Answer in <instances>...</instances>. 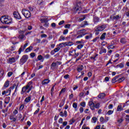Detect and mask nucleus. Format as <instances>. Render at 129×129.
<instances>
[{
	"label": "nucleus",
	"mask_w": 129,
	"mask_h": 129,
	"mask_svg": "<svg viewBox=\"0 0 129 129\" xmlns=\"http://www.w3.org/2000/svg\"><path fill=\"white\" fill-rule=\"evenodd\" d=\"M85 32H86V30L85 29L79 30L77 32V35H79V34H83V33H85Z\"/></svg>",
	"instance_id": "obj_18"
},
{
	"label": "nucleus",
	"mask_w": 129,
	"mask_h": 129,
	"mask_svg": "<svg viewBox=\"0 0 129 129\" xmlns=\"http://www.w3.org/2000/svg\"><path fill=\"white\" fill-rule=\"evenodd\" d=\"M44 100H45V97L44 96H43L42 97L41 100H40L41 104H42V102H43V101H44Z\"/></svg>",
	"instance_id": "obj_61"
},
{
	"label": "nucleus",
	"mask_w": 129,
	"mask_h": 129,
	"mask_svg": "<svg viewBox=\"0 0 129 129\" xmlns=\"http://www.w3.org/2000/svg\"><path fill=\"white\" fill-rule=\"evenodd\" d=\"M42 43H48V40L46 39H43L41 41Z\"/></svg>",
	"instance_id": "obj_64"
},
{
	"label": "nucleus",
	"mask_w": 129,
	"mask_h": 129,
	"mask_svg": "<svg viewBox=\"0 0 129 129\" xmlns=\"http://www.w3.org/2000/svg\"><path fill=\"white\" fill-rule=\"evenodd\" d=\"M16 60L15 57H10L8 59H7V62L9 64H13V63H15Z\"/></svg>",
	"instance_id": "obj_11"
},
{
	"label": "nucleus",
	"mask_w": 129,
	"mask_h": 129,
	"mask_svg": "<svg viewBox=\"0 0 129 129\" xmlns=\"http://www.w3.org/2000/svg\"><path fill=\"white\" fill-rule=\"evenodd\" d=\"M79 111H80V113H82V112H83V111H84V109L83 108V107H81L79 109Z\"/></svg>",
	"instance_id": "obj_45"
},
{
	"label": "nucleus",
	"mask_w": 129,
	"mask_h": 129,
	"mask_svg": "<svg viewBox=\"0 0 129 129\" xmlns=\"http://www.w3.org/2000/svg\"><path fill=\"white\" fill-rule=\"evenodd\" d=\"M61 64H62V62H61V61L53 62L51 63L50 66L51 69H52V70L57 69L58 68V66H59V65H61Z\"/></svg>",
	"instance_id": "obj_4"
},
{
	"label": "nucleus",
	"mask_w": 129,
	"mask_h": 129,
	"mask_svg": "<svg viewBox=\"0 0 129 129\" xmlns=\"http://www.w3.org/2000/svg\"><path fill=\"white\" fill-rule=\"evenodd\" d=\"M29 44V43H28L27 42L26 43H25L24 45V46H23V47H21V48H20V49H22V48H23V49H25V48H27V47L28 46V45Z\"/></svg>",
	"instance_id": "obj_42"
},
{
	"label": "nucleus",
	"mask_w": 129,
	"mask_h": 129,
	"mask_svg": "<svg viewBox=\"0 0 129 129\" xmlns=\"http://www.w3.org/2000/svg\"><path fill=\"white\" fill-rule=\"evenodd\" d=\"M100 121L102 122V123H104V118L102 116L100 117Z\"/></svg>",
	"instance_id": "obj_38"
},
{
	"label": "nucleus",
	"mask_w": 129,
	"mask_h": 129,
	"mask_svg": "<svg viewBox=\"0 0 129 129\" xmlns=\"http://www.w3.org/2000/svg\"><path fill=\"white\" fill-rule=\"evenodd\" d=\"M81 2L78 3L77 4L76 6L75 7L74 10L76 11V12L77 13L78 11H81L82 8H81Z\"/></svg>",
	"instance_id": "obj_8"
},
{
	"label": "nucleus",
	"mask_w": 129,
	"mask_h": 129,
	"mask_svg": "<svg viewBox=\"0 0 129 129\" xmlns=\"http://www.w3.org/2000/svg\"><path fill=\"white\" fill-rule=\"evenodd\" d=\"M4 76V71H1L0 72V77Z\"/></svg>",
	"instance_id": "obj_59"
},
{
	"label": "nucleus",
	"mask_w": 129,
	"mask_h": 129,
	"mask_svg": "<svg viewBox=\"0 0 129 129\" xmlns=\"http://www.w3.org/2000/svg\"><path fill=\"white\" fill-rule=\"evenodd\" d=\"M48 83H50V80L48 79L44 80L42 82L43 85H46V84H48Z\"/></svg>",
	"instance_id": "obj_13"
},
{
	"label": "nucleus",
	"mask_w": 129,
	"mask_h": 129,
	"mask_svg": "<svg viewBox=\"0 0 129 129\" xmlns=\"http://www.w3.org/2000/svg\"><path fill=\"white\" fill-rule=\"evenodd\" d=\"M22 13L26 19H29V18H31V12L30 11L26 9H24L22 10Z\"/></svg>",
	"instance_id": "obj_3"
},
{
	"label": "nucleus",
	"mask_w": 129,
	"mask_h": 129,
	"mask_svg": "<svg viewBox=\"0 0 129 129\" xmlns=\"http://www.w3.org/2000/svg\"><path fill=\"white\" fill-rule=\"evenodd\" d=\"M60 48H63V47H66L65 45V43H61L59 44Z\"/></svg>",
	"instance_id": "obj_41"
},
{
	"label": "nucleus",
	"mask_w": 129,
	"mask_h": 129,
	"mask_svg": "<svg viewBox=\"0 0 129 129\" xmlns=\"http://www.w3.org/2000/svg\"><path fill=\"white\" fill-rule=\"evenodd\" d=\"M58 51H59L58 49H54L51 51L50 54L51 55H54L55 54V53L58 52Z\"/></svg>",
	"instance_id": "obj_25"
},
{
	"label": "nucleus",
	"mask_w": 129,
	"mask_h": 129,
	"mask_svg": "<svg viewBox=\"0 0 129 129\" xmlns=\"http://www.w3.org/2000/svg\"><path fill=\"white\" fill-rule=\"evenodd\" d=\"M104 96H105V94L101 93L98 96V98L102 99L103 97H104Z\"/></svg>",
	"instance_id": "obj_27"
},
{
	"label": "nucleus",
	"mask_w": 129,
	"mask_h": 129,
	"mask_svg": "<svg viewBox=\"0 0 129 129\" xmlns=\"http://www.w3.org/2000/svg\"><path fill=\"white\" fill-rule=\"evenodd\" d=\"M63 117H67V111L64 110L63 112Z\"/></svg>",
	"instance_id": "obj_54"
},
{
	"label": "nucleus",
	"mask_w": 129,
	"mask_h": 129,
	"mask_svg": "<svg viewBox=\"0 0 129 129\" xmlns=\"http://www.w3.org/2000/svg\"><path fill=\"white\" fill-rule=\"evenodd\" d=\"M115 48H116V47L114 46L113 45H109L108 47V49H114Z\"/></svg>",
	"instance_id": "obj_39"
},
{
	"label": "nucleus",
	"mask_w": 129,
	"mask_h": 129,
	"mask_svg": "<svg viewBox=\"0 0 129 129\" xmlns=\"http://www.w3.org/2000/svg\"><path fill=\"white\" fill-rule=\"evenodd\" d=\"M65 103V102H61L60 104H59V107H62V106H63V105H64V104Z\"/></svg>",
	"instance_id": "obj_62"
},
{
	"label": "nucleus",
	"mask_w": 129,
	"mask_h": 129,
	"mask_svg": "<svg viewBox=\"0 0 129 129\" xmlns=\"http://www.w3.org/2000/svg\"><path fill=\"white\" fill-rule=\"evenodd\" d=\"M36 56V54L34 52L30 53V56L31 58H34Z\"/></svg>",
	"instance_id": "obj_46"
},
{
	"label": "nucleus",
	"mask_w": 129,
	"mask_h": 129,
	"mask_svg": "<svg viewBox=\"0 0 129 129\" xmlns=\"http://www.w3.org/2000/svg\"><path fill=\"white\" fill-rule=\"evenodd\" d=\"M37 59L38 60H42L43 59V56H42V55H38Z\"/></svg>",
	"instance_id": "obj_60"
},
{
	"label": "nucleus",
	"mask_w": 129,
	"mask_h": 129,
	"mask_svg": "<svg viewBox=\"0 0 129 129\" xmlns=\"http://www.w3.org/2000/svg\"><path fill=\"white\" fill-rule=\"evenodd\" d=\"M83 47V44H80L77 46V48L78 49H81Z\"/></svg>",
	"instance_id": "obj_50"
},
{
	"label": "nucleus",
	"mask_w": 129,
	"mask_h": 129,
	"mask_svg": "<svg viewBox=\"0 0 129 129\" xmlns=\"http://www.w3.org/2000/svg\"><path fill=\"white\" fill-rule=\"evenodd\" d=\"M64 23H65V21L64 20L61 21L58 23V25H59V26H61V25H63V24H64Z\"/></svg>",
	"instance_id": "obj_53"
},
{
	"label": "nucleus",
	"mask_w": 129,
	"mask_h": 129,
	"mask_svg": "<svg viewBox=\"0 0 129 129\" xmlns=\"http://www.w3.org/2000/svg\"><path fill=\"white\" fill-rule=\"evenodd\" d=\"M28 90H29V88L27 87L26 86L23 87L22 89V92H26V93L28 92Z\"/></svg>",
	"instance_id": "obj_14"
},
{
	"label": "nucleus",
	"mask_w": 129,
	"mask_h": 129,
	"mask_svg": "<svg viewBox=\"0 0 129 129\" xmlns=\"http://www.w3.org/2000/svg\"><path fill=\"white\" fill-rule=\"evenodd\" d=\"M90 38H92V34H90L89 35H87L86 36V39L88 40V39H90Z\"/></svg>",
	"instance_id": "obj_43"
},
{
	"label": "nucleus",
	"mask_w": 129,
	"mask_h": 129,
	"mask_svg": "<svg viewBox=\"0 0 129 129\" xmlns=\"http://www.w3.org/2000/svg\"><path fill=\"white\" fill-rule=\"evenodd\" d=\"M123 110V108H122V107L121 106V105H119L117 106V111H121V110Z\"/></svg>",
	"instance_id": "obj_21"
},
{
	"label": "nucleus",
	"mask_w": 129,
	"mask_h": 129,
	"mask_svg": "<svg viewBox=\"0 0 129 129\" xmlns=\"http://www.w3.org/2000/svg\"><path fill=\"white\" fill-rule=\"evenodd\" d=\"M12 75H13V72H10L8 74V77H11V76H12Z\"/></svg>",
	"instance_id": "obj_56"
},
{
	"label": "nucleus",
	"mask_w": 129,
	"mask_h": 129,
	"mask_svg": "<svg viewBox=\"0 0 129 129\" xmlns=\"http://www.w3.org/2000/svg\"><path fill=\"white\" fill-rule=\"evenodd\" d=\"M82 129H90V127L87 126V125H86V124H84L82 127Z\"/></svg>",
	"instance_id": "obj_30"
},
{
	"label": "nucleus",
	"mask_w": 129,
	"mask_h": 129,
	"mask_svg": "<svg viewBox=\"0 0 129 129\" xmlns=\"http://www.w3.org/2000/svg\"><path fill=\"white\" fill-rule=\"evenodd\" d=\"M97 120H98V119H97V117H93L91 119V122L92 123H96Z\"/></svg>",
	"instance_id": "obj_12"
},
{
	"label": "nucleus",
	"mask_w": 129,
	"mask_h": 129,
	"mask_svg": "<svg viewBox=\"0 0 129 129\" xmlns=\"http://www.w3.org/2000/svg\"><path fill=\"white\" fill-rule=\"evenodd\" d=\"M32 81H30L27 84L26 87L28 88L29 90L27 91V93H29V92L32 90V89L33 88V86L32 85Z\"/></svg>",
	"instance_id": "obj_7"
},
{
	"label": "nucleus",
	"mask_w": 129,
	"mask_h": 129,
	"mask_svg": "<svg viewBox=\"0 0 129 129\" xmlns=\"http://www.w3.org/2000/svg\"><path fill=\"white\" fill-rule=\"evenodd\" d=\"M40 22L42 24H44L45 23H47V22H48V19L46 18H42L40 19Z\"/></svg>",
	"instance_id": "obj_17"
},
{
	"label": "nucleus",
	"mask_w": 129,
	"mask_h": 129,
	"mask_svg": "<svg viewBox=\"0 0 129 129\" xmlns=\"http://www.w3.org/2000/svg\"><path fill=\"white\" fill-rule=\"evenodd\" d=\"M35 76H36V74L33 73L31 75L30 78H29V79H32V78H34V77H35Z\"/></svg>",
	"instance_id": "obj_49"
},
{
	"label": "nucleus",
	"mask_w": 129,
	"mask_h": 129,
	"mask_svg": "<svg viewBox=\"0 0 129 129\" xmlns=\"http://www.w3.org/2000/svg\"><path fill=\"white\" fill-rule=\"evenodd\" d=\"M80 105L82 106V107H85V106H86V103H85V102H81Z\"/></svg>",
	"instance_id": "obj_34"
},
{
	"label": "nucleus",
	"mask_w": 129,
	"mask_h": 129,
	"mask_svg": "<svg viewBox=\"0 0 129 129\" xmlns=\"http://www.w3.org/2000/svg\"><path fill=\"white\" fill-rule=\"evenodd\" d=\"M65 46H72L73 45V42H64Z\"/></svg>",
	"instance_id": "obj_23"
},
{
	"label": "nucleus",
	"mask_w": 129,
	"mask_h": 129,
	"mask_svg": "<svg viewBox=\"0 0 129 129\" xmlns=\"http://www.w3.org/2000/svg\"><path fill=\"white\" fill-rule=\"evenodd\" d=\"M120 42L122 44H125V43H126V39H125V38L123 37L121 39Z\"/></svg>",
	"instance_id": "obj_24"
},
{
	"label": "nucleus",
	"mask_w": 129,
	"mask_h": 129,
	"mask_svg": "<svg viewBox=\"0 0 129 129\" xmlns=\"http://www.w3.org/2000/svg\"><path fill=\"white\" fill-rule=\"evenodd\" d=\"M70 26H71L70 24H66L64 26V28H66V29H70Z\"/></svg>",
	"instance_id": "obj_47"
},
{
	"label": "nucleus",
	"mask_w": 129,
	"mask_h": 129,
	"mask_svg": "<svg viewBox=\"0 0 129 129\" xmlns=\"http://www.w3.org/2000/svg\"><path fill=\"white\" fill-rule=\"evenodd\" d=\"M83 24L81 26L82 28H84L85 27V26H88V23L87 22V21H84L83 22Z\"/></svg>",
	"instance_id": "obj_29"
},
{
	"label": "nucleus",
	"mask_w": 129,
	"mask_h": 129,
	"mask_svg": "<svg viewBox=\"0 0 129 129\" xmlns=\"http://www.w3.org/2000/svg\"><path fill=\"white\" fill-rule=\"evenodd\" d=\"M123 120H122V118H118L117 120V122H118V123H121L122 122Z\"/></svg>",
	"instance_id": "obj_40"
},
{
	"label": "nucleus",
	"mask_w": 129,
	"mask_h": 129,
	"mask_svg": "<svg viewBox=\"0 0 129 129\" xmlns=\"http://www.w3.org/2000/svg\"><path fill=\"white\" fill-rule=\"evenodd\" d=\"M106 36V33H103L102 35H101V37H100V40H104V39H105V36Z\"/></svg>",
	"instance_id": "obj_20"
},
{
	"label": "nucleus",
	"mask_w": 129,
	"mask_h": 129,
	"mask_svg": "<svg viewBox=\"0 0 129 129\" xmlns=\"http://www.w3.org/2000/svg\"><path fill=\"white\" fill-rule=\"evenodd\" d=\"M78 72H80V71H82L83 70V66H80L77 69Z\"/></svg>",
	"instance_id": "obj_31"
},
{
	"label": "nucleus",
	"mask_w": 129,
	"mask_h": 129,
	"mask_svg": "<svg viewBox=\"0 0 129 129\" xmlns=\"http://www.w3.org/2000/svg\"><path fill=\"white\" fill-rule=\"evenodd\" d=\"M10 119H11V120H12V121H16L17 120V119L13 117L12 116H10Z\"/></svg>",
	"instance_id": "obj_37"
},
{
	"label": "nucleus",
	"mask_w": 129,
	"mask_h": 129,
	"mask_svg": "<svg viewBox=\"0 0 129 129\" xmlns=\"http://www.w3.org/2000/svg\"><path fill=\"white\" fill-rule=\"evenodd\" d=\"M13 16L15 19H17L18 20H21L22 19V17H21V15H20L19 12H14Z\"/></svg>",
	"instance_id": "obj_10"
},
{
	"label": "nucleus",
	"mask_w": 129,
	"mask_h": 129,
	"mask_svg": "<svg viewBox=\"0 0 129 129\" xmlns=\"http://www.w3.org/2000/svg\"><path fill=\"white\" fill-rule=\"evenodd\" d=\"M102 53H106V49H101L99 52V54H101Z\"/></svg>",
	"instance_id": "obj_33"
},
{
	"label": "nucleus",
	"mask_w": 129,
	"mask_h": 129,
	"mask_svg": "<svg viewBox=\"0 0 129 129\" xmlns=\"http://www.w3.org/2000/svg\"><path fill=\"white\" fill-rule=\"evenodd\" d=\"M113 107V105L112 104H110L108 106V109H112V108Z\"/></svg>",
	"instance_id": "obj_51"
},
{
	"label": "nucleus",
	"mask_w": 129,
	"mask_h": 129,
	"mask_svg": "<svg viewBox=\"0 0 129 129\" xmlns=\"http://www.w3.org/2000/svg\"><path fill=\"white\" fill-rule=\"evenodd\" d=\"M77 106H78L77 103L74 102L73 104V108H74L75 111H77Z\"/></svg>",
	"instance_id": "obj_16"
},
{
	"label": "nucleus",
	"mask_w": 129,
	"mask_h": 129,
	"mask_svg": "<svg viewBox=\"0 0 129 129\" xmlns=\"http://www.w3.org/2000/svg\"><path fill=\"white\" fill-rule=\"evenodd\" d=\"M112 113H113V110H109L108 111L107 114H108V115H111Z\"/></svg>",
	"instance_id": "obj_35"
},
{
	"label": "nucleus",
	"mask_w": 129,
	"mask_h": 129,
	"mask_svg": "<svg viewBox=\"0 0 129 129\" xmlns=\"http://www.w3.org/2000/svg\"><path fill=\"white\" fill-rule=\"evenodd\" d=\"M24 107H25V106L24 105H21L19 108V109L20 110H23V109H24Z\"/></svg>",
	"instance_id": "obj_58"
},
{
	"label": "nucleus",
	"mask_w": 129,
	"mask_h": 129,
	"mask_svg": "<svg viewBox=\"0 0 129 129\" xmlns=\"http://www.w3.org/2000/svg\"><path fill=\"white\" fill-rule=\"evenodd\" d=\"M89 105L91 110H94L95 109V104L93 102V101H90L89 102Z\"/></svg>",
	"instance_id": "obj_9"
},
{
	"label": "nucleus",
	"mask_w": 129,
	"mask_h": 129,
	"mask_svg": "<svg viewBox=\"0 0 129 129\" xmlns=\"http://www.w3.org/2000/svg\"><path fill=\"white\" fill-rule=\"evenodd\" d=\"M86 18V16L85 15L83 16V18H80L79 19L80 22H82L83 21H84Z\"/></svg>",
	"instance_id": "obj_36"
},
{
	"label": "nucleus",
	"mask_w": 129,
	"mask_h": 129,
	"mask_svg": "<svg viewBox=\"0 0 129 129\" xmlns=\"http://www.w3.org/2000/svg\"><path fill=\"white\" fill-rule=\"evenodd\" d=\"M106 28V25H98L95 29L96 32L95 35L97 36L99 35V32H102V31H104V29Z\"/></svg>",
	"instance_id": "obj_2"
},
{
	"label": "nucleus",
	"mask_w": 129,
	"mask_h": 129,
	"mask_svg": "<svg viewBox=\"0 0 129 129\" xmlns=\"http://www.w3.org/2000/svg\"><path fill=\"white\" fill-rule=\"evenodd\" d=\"M0 21L2 24L5 25H10L13 23V19L9 16H3L1 17Z\"/></svg>",
	"instance_id": "obj_1"
},
{
	"label": "nucleus",
	"mask_w": 129,
	"mask_h": 129,
	"mask_svg": "<svg viewBox=\"0 0 129 129\" xmlns=\"http://www.w3.org/2000/svg\"><path fill=\"white\" fill-rule=\"evenodd\" d=\"M68 33V29H65L63 32V35H67V34Z\"/></svg>",
	"instance_id": "obj_48"
},
{
	"label": "nucleus",
	"mask_w": 129,
	"mask_h": 129,
	"mask_svg": "<svg viewBox=\"0 0 129 129\" xmlns=\"http://www.w3.org/2000/svg\"><path fill=\"white\" fill-rule=\"evenodd\" d=\"M94 22L95 24V23H98L99 22V18L97 17H94Z\"/></svg>",
	"instance_id": "obj_28"
},
{
	"label": "nucleus",
	"mask_w": 129,
	"mask_h": 129,
	"mask_svg": "<svg viewBox=\"0 0 129 129\" xmlns=\"http://www.w3.org/2000/svg\"><path fill=\"white\" fill-rule=\"evenodd\" d=\"M100 107V103H97L95 104V108L98 109Z\"/></svg>",
	"instance_id": "obj_32"
},
{
	"label": "nucleus",
	"mask_w": 129,
	"mask_h": 129,
	"mask_svg": "<svg viewBox=\"0 0 129 129\" xmlns=\"http://www.w3.org/2000/svg\"><path fill=\"white\" fill-rule=\"evenodd\" d=\"M15 87H10L9 89L7 91H4L2 92V95H7V96L9 95H11V92L12 91V89H14Z\"/></svg>",
	"instance_id": "obj_6"
},
{
	"label": "nucleus",
	"mask_w": 129,
	"mask_h": 129,
	"mask_svg": "<svg viewBox=\"0 0 129 129\" xmlns=\"http://www.w3.org/2000/svg\"><path fill=\"white\" fill-rule=\"evenodd\" d=\"M24 101L26 103H28V102H30V101H31V97H27V98H26Z\"/></svg>",
	"instance_id": "obj_22"
},
{
	"label": "nucleus",
	"mask_w": 129,
	"mask_h": 129,
	"mask_svg": "<svg viewBox=\"0 0 129 129\" xmlns=\"http://www.w3.org/2000/svg\"><path fill=\"white\" fill-rule=\"evenodd\" d=\"M28 56L27 55H24L20 59V64L21 65H24L26 63L28 59Z\"/></svg>",
	"instance_id": "obj_5"
},
{
	"label": "nucleus",
	"mask_w": 129,
	"mask_h": 129,
	"mask_svg": "<svg viewBox=\"0 0 129 129\" xmlns=\"http://www.w3.org/2000/svg\"><path fill=\"white\" fill-rule=\"evenodd\" d=\"M43 26L45 28H48V27H49V23H48V22H46L44 23V24H43Z\"/></svg>",
	"instance_id": "obj_44"
},
{
	"label": "nucleus",
	"mask_w": 129,
	"mask_h": 129,
	"mask_svg": "<svg viewBox=\"0 0 129 129\" xmlns=\"http://www.w3.org/2000/svg\"><path fill=\"white\" fill-rule=\"evenodd\" d=\"M19 113V111H18V110L15 109L14 111H13V114L16 115V114H18V113Z\"/></svg>",
	"instance_id": "obj_52"
},
{
	"label": "nucleus",
	"mask_w": 129,
	"mask_h": 129,
	"mask_svg": "<svg viewBox=\"0 0 129 129\" xmlns=\"http://www.w3.org/2000/svg\"><path fill=\"white\" fill-rule=\"evenodd\" d=\"M58 123H63V118H60L58 120Z\"/></svg>",
	"instance_id": "obj_55"
},
{
	"label": "nucleus",
	"mask_w": 129,
	"mask_h": 129,
	"mask_svg": "<svg viewBox=\"0 0 129 129\" xmlns=\"http://www.w3.org/2000/svg\"><path fill=\"white\" fill-rule=\"evenodd\" d=\"M19 39L20 40H26V36L24 34H20L19 36Z\"/></svg>",
	"instance_id": "obj_15"
},
{
	"label": "nucleus",
	"mask_w": 129,
	"mask_h": 129,
	"mask_svg": "<svg viewBox=\"0 0 129 129\" xmlns=\"http://www.w3.org/2000/svg\"><path fill=\"white\" fill-rule=\"evenodd\" d=\"M68 122H67V121H64L62 122V125L63 126H66V125H67Z\"/></svg>",
	"instance_id": "obj_57"
},
{
	"label": "nucleus",
	"mask_w": 129,
	"mask_h": 129,
	"mask_svg": "<svg viewBox=\"0 0 129 129\" xmlns=\"http://www.w3.org/2000/svg\"><path fill=\"white\" fill-rule=\"evenodd\" d=\"M41 37L42 38H47V35L45 34H41Z\"/></svg>",
	"instance_id": "obj_63"
},
{
	"label": "nucleus",
	"mask_w": 129,
	"mask_h": 129,
	"mask_svg": "<svg viewBox=\"0 0 129 129\" xmlns=\"http://www.w3.org/2000/svg\"><path fill=\"white\" fill-rule=\"evenodd\" d=\"M9 85H10V81H6L4 84V87H5V88H7V87H9Z\"/></svg>",
	"instance_id": "obj_19"
},
{
	"label": "nucleus",
	"mask_w": 129,
	"mask_h": 129,
	"mask_svg": "<svg viewBox=\"0 0 129 129\" xmlns=\"http://www.w3.org/2000/svg\"><path fill=\"white\" fill-rule=\"evenodd\" d=\"M116 67L117 68H123V67H124V64H123V63H121L119 64H117Z\"/></svg>",
	"instance_id": "obj_26"
}]
</instances>
